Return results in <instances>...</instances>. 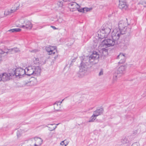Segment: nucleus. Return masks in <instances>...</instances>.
<instances>
[{"instance_id":"f257e3e1","label":"nucleus","mask_w":146,"mask_h":146,"mask_svg":"<svg viewBox=\"0 0 146 146\" xmlns=\"http://www.w3.org/2000/svg\"><path fill=\"white\" fill-rule=\"evenodd\" d=\"M126 68V67L124 66H121L118 68L113 74V83L116 82L118 78L125 73Z\"/></svg>"},{"instance_id":"f03ea898","label":"nucleus","mask_w":146,"mask_h":146,"mask_svg":"<svg viewBox=\"0 0 146 146\" xmlns=\"http://www.w3.org/2000/svg\"><path fill=\"white\" fill-rule=\"evenodd\" d=\"M19 25L20 27L24 28L31 29L33 27V25L31 21L24 18L20 19Z\"/></svg>"},{"instance_id":"7ed1b4c3","label":"nucleus","mask_w":146,"mask_h":146,"mask_svg":"<svg viewBox=\"0 0 146 146\" xmlns=\"http://www.w3.org/2000/svg\"><path fill=\"white\" fill-rule=\"evenodd\" d=\"M88 68V62H85L83 61L81 63L79 70V74L81 77L87 74Z\"/></svg>"},{"instance_id":"20e7f679","label":"nucleus","mask_w":146,"mask_h":146,"mask_svg":"<svg viewBox=\"0 0 146 146\" xmlns=\"http://www.w3.org/2000/svg\"><path fill=\"white\" fill-rule=\"evenodd\" d=\"M128 25L127 19H124L120 20L118 23V29L126 33L127 31V27Z\"/></svg>"},{"instance_id":"39448f33","label":"nucleus","mask_w":146,"mask_h":146,"mask_svg":"<svg viewBox=\"0 0 146 146\" xmlns=\"http://www.w3.org/2000/svg\"><path fill=\"white\" fill-rule=\"evenodd\" d=\"M25 73V70L21 68H17L16 69H13L12 70V74L16 77H21Z\"/></svg>"},{"instance_id":"423d86ee","label":"nucleus","mask_w":146,"mask_h":146,"mask_svg":"<svg viewBox=\"0 0 146 146\" xmlns=\"http://www.w3.org/2000/svg\"><path fill=\"white\" fill-rule=\"evenodd\" d=\"M125 34L118 29V28L114 29L111 34V37L113 40L115 41L118 40L120 37L124 34Z\"/></svg>"},{"instance_id":"0eeeda50","label":"nucleus","mask_w":146,"mask_h":146,"mask_svg":"<svg viewBox=\"0 0 146 146\" xmlns=\"http://www.w3.org/2000/svg\"><path fill=\"white\" fill-rule=\"evenodd\" d=\"M111 31V29L108 27L105 28L103 27V28L100 30V32L98 34L100 35L101 38L107 37L108 35Z\"/></svg>"},{"instance_id":"6e6552de","label":"nucleus","mask_w":146,"mask_h":146,"mask_svg":"<svg viewBox=\"0 0 146 146\" xmlns=\"http://www.w3.org/2000/svg\"><path fill=\"white\" fill-rule=\"evenodd\" d=\"M115 40L109 39H105L102 42V45L103 46L109 47L113 46L115 43Z\"/></svg>"},{"instance_id":"1a4fd4ad","label":"nucleus","mask_w":146,"mask_h":146,"mask_svg":"<svg viewBox=\"0 0 146 146\" xmlns=\"http://www.w3.org/2000/svg\"><path fill=\"white\" fill-rule=\"evenodd\" d=\"M13 76L12 74V71L11 73H4L2 75H0V81L2 80L4 82L8 81Z\"/></svg>"},{"instance_id":"9d476101","label":"nucleus","mask_w":146,"mask_h":146,"mask_svg":"<svg viewBox=\"0 0 146 146\" xmlns=\"http://www.w3.org/2000/svg\"><path fill=\"white\" fill-rule=\"evenodd\" d=\"M99 57V56L98 53L96 51H94L90 56L88 61L90 63H92L95 64L96 62H94L95 60L98 59Z\"/></svg>"},{"instance_id":"9b49d317","label":"nucleus","mask_w":146,"mask_h":146,"mask_svg":"<svg viewBox=\"0 0 146 146\" xmlns=\"http://www.w3.org/2000/svg\"><path fill=\"white\" fill-rule=\"evenodd\" d=\"M15 5H16V8L15 7L14 8L12 7L11 9L6 10L4 12V15L6 16L10 15L12 13L15 12L16 10L18 9V7L19 6V3L18 2Z\"/></svg>"},{"instance_id":"f8f14e48","label":"nucleus","mask_w":146,"mask_h":146,"mask_svg":"<svg viewBox=\"0 0 146 146\" xmlns=\"http://www.w3.org/2000/svg\"><path fill=\"white\" fill-rule=\"evenodd\" d=\"M34 139L33 138H31L28 140H26L21 144L22 146H33V142Z\"/></svg>"},{"instance_id":"ddd939ff","label":"nucleus","mask_w":146,"mask_h":146,"mask_svg":"<svg viewBox=\"0 0 146 146\" xmlns=\"http://www.w3.org/2000/svg\"><path fill=\"white\" fill-rule=\"evenodd\" d=\"M125 55V54L121 53L117 56V59L119 60L118 62L119 63L123 64L125 62L126 59V56Z\"/></svg>"},{"instance_id":"4468645a","label":"nucleus","mask_w":146,"mask_h":146,"mask_svg":"<svg viewBox=\"0 0 146 146\" xmlns=\"http://www.w3.org/2000/svg\"><path fill=\"white\" fill-rule=\"evenodd\" d=\"M25 74L28 76H30L31 75H33L34 73L33 66H30L26 67L25 69Z\"/></svg>"},{"instance_id":"2eb2a0df","label":"nucleus","mask_w":146,"mask_h":146,"mask_svg":"<svg viewBox=\"0 0 146 146\" xmlns=\"http://www.w3.org/2000/svg\"><path fill=\"white\" fill-rule=\"evenodd\" d=\"M56 49V47L55 46H47L46 47V50L48 54H54L55 52L54 50Z\"/></svg>"},{"instance_id":"dca6fc26","label":"nucleus","mask_w":146,"mask_h":146,"mask_svg":"<svg viewBox=\"0 0 146 146\" xmlns=\"http://www.w3.org/2000/svg\"><path fill=\"white\" fill-rule=\"evenodd\" d=\"M68 5L70 11L73 12L77 10V7L78 5L75 2H72L69 3Z\"/></svg>"},{"instance_id":"f3484780","label":"nucleus","mask_w":146,"mask_h":146,"mask_svg":"<svg viewBox=\"0 0 146 146\" xmlns=\"http://www.w3.org/2000/svg\"><path fill=\"white\" fill-rule=\"evenodd\" d=\"M33 139H34L33 141L34 146H39L42 143L43 140L40 138L35 137Z\"/></svg>"},{"instance_id":"a211bd4d","label":"nucleus","mask_w":146,"mask_h":146,"mask_svg":"<svg viewBox=\"0 0 146 146\" xmlns=\"http://www.w3.org/2000/svg\"><path fill=\"white\" fill-rule=\"evenodd\" d=\"M33 61L34 63L36 64H44L45 63V61L43 58H41L40 60L38 58L34 57L33 59Z\"/></svg>"},{"instance_id":"6ab92c4d","label":"nucleus","mask_w":146,"mask_h":146,"mask_svg":"<svg viewBox=\"0 0 146 146\" xmlns=\"http://www.w3.org/2000/svg\"><path fill=\"white\" fill-rule=\"evenodd\" d=\"M33 75L34 76H38L40 75V68L39 66H33Z\"/></svg>"},{"instance_id":"aec40b11","label":"nucleus","mask_w":146,"mask_h":146,"mask_svg":"<svg viewBox=\"0 0 146 146\" xmlns=\"http://www.w3.org/2000/svg\"><path fill=\"white\" fill-rule=\"evenodd\" d=\"M104 110L102 108H100L96 110L94 112V116L96 117L101 115L103 112Z\"/></svg>"},{"instance_id":"412c9836","label":"nucleus","mask_w":146,"mask_h":146,"mask_svg":"<svg viewBox=\"0 0 146 146\" xmlns=\"http://www.w3.org/2000/svg\"><path fill=\"white\" fill-rule=\"evenodd\" d=\"M61 104V102H60L58 101H56L54 104V109L56 111H58L60 108V105Z\"/></svg>"},{"instance_id":"4be33fe9","label":"nucleus","mask_w":146,"mask_h":146,"mask_svg":"<svg viewBox=\"0 0 146 146\" xmlns=\"http://www.w3.org/2000/svg\"><path fill=\"white\" fill-rule=\"evenodd\" d=\"M119 8L123 10H125L127 8V6L125 2L119 3Z\"/></svg>"},{"instance_id":"5701e85b","label":"nucleus","mask_w":146,"mask_h":146,"mask_svg":"<svg viewBox=\"0 0 146 146\" xmlns=\"http://www.w3.org/2000/svg\"><path fill=\"white\" fill-rule=\"evenodd\" d=\"M24 131L21 129H19L17 130V135L18 138L20 137L24 133Z\"/></svg>"},{"instance_id":"b1692460","label":"nucleus","mask_w":146,"mask_h":146,"mask_svg":"<svg viewBox=\"0 0 146 146\" xmlns=\"http://www.w3.org/2000/svg\"><path fill=\"white\" fill-rule=\"evenodd\" d=\"M56 124L54 123L53 124H48V125H50L49 126H48V125H46V127H48L50 129L49 130L50 131H52L53 130H54L56 127L57 126L56 125H55L54 126L52 127L53 125H55Z\"/></svg>"},{"instance_id":"393cba45","label":"nucleus","mask_w":146,"mask_h":146,"mask_svg":"<svg viewBox=\"0 0 146 146\" xmlns=\"http://www.w3.org/2000/svg\"><path fill=\"white\" fill-rule=\"evenodd\" d=\"M7 51L8 52V53L10 52H13L15 53H16V52H19V51H20V50H19V49L18 48H13L9 49V50L7 49Z\"/></svg>"},{"instance_id":"a878e982","label":"nucleus","mask_w":146,"mask_h":146,"mask_svg":"<svg viewBox=\"0 0 146 146\" xmlns=\"http://www.w3.org/2000/svg\"><path fill=\"white\" fill-rule=\"evenodd\" d=\"M129 45H127L126 44V43H125L124 42H122L121 43L120 45V47L123 49H125L127 48V46Z\"/></svg>"},{"instance_id":"bb28decb","label":"nucleus","mask_w":146,"mask_h":146,"mask_svg":"<svg viewBox=\"0 0 146 146\" xmlns=\"http://www.w3.org/2000/svg\"><path fill=\"white\" fill-rule=\"evenodd\" d=\"M130 39V36H129L125 37L123 40V42L126 43L127 45H129V42Z\"/></svg>"},{"instance_id":"cd10ccee","label":"nucleus","mask_w":146,"mask_h":146,"mask_svg":"<svg viewBox=\"0 0 146 146\" xmlns=\"http://www.w3.org/2000/svg\"><path fill=\"white\" fill-rule=\"evenodd\" d=\"M21 30V29L19 28H15L9 30L8 31L10 32L13 33L19 32Z\"/></svg>"},{"instance_id":"c85d7f7f","label":"nucleus","mask_w":146,"mask_h":146,"mask_svg":"<svg viewBox=\"0 0 146 146\" xmlns=\"http://www.w3.org/2000/svg\"><path fill=\"white\" fill-rule=\"evenodd\" d=\"M128 142V138L126 137H124L121 140V142L123 143H125Z\"/></svg>"},{"instance_id":"c756f323","label":"nucleus","mask_w":146,"mask_h":146,"mask_svg":"<svg viewBox=\"0 0 146 146\" xmlns=\"http://www.w3.org/2000/svg\"><path fill=\"white\" fill-rule=\"evenodd\" d=\"M77 10L80 12L84 13V8H80V7L78 5L77 7Z\"/></svg>"},{"instance_id":"7c9ffc66","label":"nucleus","mask_w":146,"mask_h":146,"mask_svg":"<svg viewBox=\"0 0 146 146\" xmlns=\"http://www.w3.org/2000/svg\"><path fill=\"white\" fill-rule=\"evenodd\" d=\"M94 114L91 117L90 120L88 122H92L94 121V120L96 119V116H94Z\"/></svg>"},{"instance_id":"2f4dec72","label":"nucleus","mask_w":146,"mask_h":146,"mask_svg":"<svg viewBox=\"0 0 146 146\" xmlns=\"http://www.w3.org/2000/svg\"><path fill=\"white\" fill-rule=\"evenodd\" d=\"M8 52V51H3L1 49H0V57H2L1 55L6 53L7 54Z\"/></svg>"},{"instance_id":"473e14b6","label":"nucleus","mask_w":146,"mask_h":146,"mask_svg":"<svg viewBox=\"0 0 146 146\" xmlns=\"http://www.w3.org/2000/svg\"><path fill=\"white\" fill-rule=\"evenodd\" d=\"M57 4L60 7H62L63 6V2L62 1H59Z\"/></svg>"},{"instance_id":"72a5a7b5","label":"nucleus","mask_w":146,"mask_h":146,"mask_svg":"<svg viewBox=\"0 0 146 146\" xmlns=\"http://www.w3.org/2000/svg\"><path fill=\"white\" fill-rule=\"evenodd\" d=\"M84 12L85 13V11H86V12L89 11L92 9V8H89L87 7L84 8Z\"/></svg>"},{"instance_id":"f704fd0d","label":"nucleus","mask_w":146,"mask_h":146,"mask_svg":"<svg viewBox=\"0 0 146 146\" xmlns=\"http://www.w3.org/2000/svg\"><path fill=\"white\" fill-rule=\"evenodd\" d=\"M30 51L31 52L34 53H36L38 52V50L36 49H35L33 50H30Z\"/></svg>"},{"instance_id":"c9c22d12","label":"nucleus","mask_w":146,"mask_h":146,"mask_svg":"<svg viewBox=\"0 0 146 146\" xmlns=\"http://www.w3.org/2000/svg\"><path fill=\"white\" fill-rule=\"evenodd\" d=\"M102 50H103V52L102 53L103 54H104V52H105L106 53L105 54H107L108 50L107 49H106L104 48H103Z\"/></svg>"},{"instance_id":"e433bc0d","label":"nucleus","mask_w":146,"mask_h":146,"mask_svg":"<svg viewBox=\"0 0 146 146\" xmlns=\"http://www.w3.org/2000/svg\"><path fill=\"white\" fill-rule=\"evenodd\" d=\"M131 146H139V144L137 142H135L133 143Z\"/></svg>"},{"instance_id":"4c0bfd02","label":"nucleus","mask_w":146,"mask_h":146,"mask_svg":"<svg viewBox=\"0 0 146 146\" xmlns=\"http://www.w3.org/2000/svg\"><path fill=\"white\" fill-rule=\"evenodd\" d=\"M58 21L59 23H61L62 22L63 19L61 18H59L58 19Z\"/></svg>"},{"instance_id":"58836bf2","label":"nucleus","mask_w":146,"mask_h":146,"mask_svg":"<svg viewBox=\"0 0 146 146\" xmlns=\"http://www.w3.org/2000/svg\"><path fill=\"white\" fill-rule=\"evenodd\" d=\"M33 83V81H31L29 82H28L27 83V85H28L32 86Z\"/></svg>"},{"instance_id":"ea45409f","label":"nucleus","mask_w":146,"mask_h":146,"mask_svg":"<svg viewBox=\"0 0 146 146\" xmlns=\"http://www.w3.org/2000/svg\"><path fill=\"white\" fill-rule=\"evenodd\" d=\"M64 141H65V140L64 141H61V142L60 143V144L61 145H64Z\"/></svg>"},{"instance_id":"a19ab883","label":"nucleus","mask_w":146,"mask_h":146,"mask_svg":"<svg viewBox=\"0 0 146 146\" xmlns=\"http://www.w3.org/2000/svg\"><path fill=\"white\" fill-rule=\"evenodd\" d=\"M125 0H119V3L125 2Z\"/></svg>"},{"instance_id":"79ce46f5","label":"nucleus","mask_w":146,"mask_h":146,"mask_svg":"<svg viewBox=\"0 0 146 146\" xmlns=\"http://www.w3.org/2000/svg\"><path fill=\"white\" fill-rule=\"evenodd\" d=\"M51 27L52 28L54 29H56V28L52 26H51Z\"/></svg>"},{"instance_id":"37998d69","label":"nucleus","mask_w":146,"mask_h":146,"mask_svg":"<svg viewBox=\"0 0 146 146\" xmlns=\"http://www.w3.org/2000/svg\"><path fill=\"white\" fill-rule=\"evenodd\" d=\"M97 43H95V44L93 45V47L94 48H95L97 46Z\"/></svg>"},{"instance_id":"c03bdc74","label":"nucleus","mask_w":146,"mask_h":146,"mask_svg":"<svg viewBox=\"0 0 146 146\" xmlns=\"http://www.w3.org/2000/svg\"><path fill=\"white\" fill-rule=\"evenodd\" d=\"M103 74V72L102 71H101L99 73V75H102Z\"/></svg>"},{"instance_id":"a18cd8bd","label":"nucleus","mask_w":146,"mask_h":146,"mask_svg":"<svg viewBox=\"0 0 146 146\" xmlns=\"http://www.w3.org/2000/svg\"><path fill=\"white\" fill-rule=\"evenodd\" d=\"M144 5V4H145V5H144V6L146 7V1H144L143 2V3Z\"/></svg>"},{"instance_id":"49530a36","label":"nucleus","mask_w":146,"mask_h":146,"mask_svg":"<svg viewBox=\"0 0 146 146\" xmlns=\"http://www.w3.org/2000/svg\"><path fill=\"white\" fill-rule=\"evenodd\" d=\"M58 57V55H57L56 56H55L54 57L55 59H56Z\"/></svg>"},{"instance_id":"de8ad7c7","label":"nucleus","mask_w":146,"mask_h":146,"mask_svg":"<svg viewBox=\"0 0 146 146\" xmlns=\"http://www.w3.org/2000/svg\"><path fill=\"white\" fill-rule=\"evenodd\" d=\"M50 133L52 134L51 137H52L53 133Z\"/></svg>"},{"instance_id":"09e8293b","label":"nucleus","mask_w":146,"mask_h":146,"mask_svg":"<svg viewBox=\"0 0 146 146\" xmlns=\"http://www.w3.org/2000/svg\"><path fill=\"white\" fill-rule=\"evenodd\" d=\"M64 99H63L62 100V101L61 102V103H62V101L64 100Z\"/></svg>"},{"instance_id":"8fccbe9b","label":"nucleus","mask_w":146,"mask_h":146,"mask_svg":"<svg viewBox=\"0 0 146 146\" xmlns=\"http://www.w3.org/2000/svg\"><path fill=\"white\" fill-rule=\"evenodd\" d=\"M64 146H66V144Z\"/></svg>"},{"instance_id":"3c124183","label":"nucleus","mask_w":146,"mask_h":146,"mask_svg":"<svg viewBox=\"0 0 146 146\" xmlns=\"http://www.w3.org/2000/svg\"><path fill=\"white\" fill-rule=\"evenodd\" d=\"M59 124V123H58V124H56V125H58Z\"/></svg>"},{"instance_id":"603ef678","label":"nucleus","mask_w":146,"mask_h":146,"mask_svg":"<svg viewBox=\"0 0 146 146\" xmlns=\"http://www.w3.org/2000/svg\"><path fill=\"white\" fill-rule=\"evenodd\" d=\"M42 28V27H41L40 28Z\"/></svg>"},{"instance_id":"864d4df0","label":"nucleus","mask_w":146,"mask_h":146,"mask_svg":"<svg viewBox=\"0 0 146 146\" xmlns=\"http://www.w3.org/2000/svg\"><path fill=\"white\" fill-rule=\"evenodd\" d=\"M146 96V95H145L144 96Z\"/></svg>"}]
</instances>
